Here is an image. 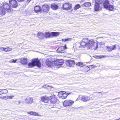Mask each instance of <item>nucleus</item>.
Wrapping results in <instances>:
<instances>
[{
    "instance_id": "nucleus-22",
    "label": "nucleus",
    "mask_w": 120,
    "mask_h": 120,
    "mask_svg": "<svg viewBox=\"0 0 120 120\" xmlns=\"http://www.w3.org/2000/svg\"><path fill=\"white\" fill-rule=\"evenodd\" d=\"M38 37L40 39H42L44 37V34L41 32H38L37 35Z\"/></svg>"
},
{
    "instance_id": "nucleus-45",
    "label": "nucleus",
    "mask_w": 120,
    "mask_h": 120,
    "mask_svg": "<svg viewBox=\"0 0 120 120\" xmlns=\"http://www.w3.org/2000/svg\"><path fill=\"white\" fill-rule=\"evenodd\" d=\"M2 97H2L1 96L0 97V98L2 99Z\"/></svg>"
},
{
    "instance_id": "nucleus-6",
    "label": "nucleus",
    "mask_w": 120,
    "mask_h": 120,
    "mask_svg": "<svg viewBox=\"0 0 120 120\" xmlns=\"http://www.w3.org/2000/svg\"><path fill=\"white\" fill-rule=\"evenodd\" d=\"M41 11L44 13H47L50 9V7L47 4H45L43 5L41 8Z\"/></svg>"
},
{
    "instance_id": "nucleus-27",
    "label": "nucleus",
    "mask_w": 120,
    "mask_h": 120,
    "mask_svg": "<svg viewBox=\"0 0 120 120\" xmlns=\"http://www.w3.org/2000/svg\"><path fill=\"white\" fill-rule=\"evenodd\" d=\"M90 98L89 97L86 96H83V101L86 102L88 100H90Z\"/></svg>"
},
{
    "instance_id": "nucleus-26",
    "label": "nucleus",
    "mask_w": 120,
    "mask_h": 120,
    "mask_svg": "<svg viewBox=\"0 0 120 120\" xmlns=\"http://www.w3.org/2000/svg\"><path fill=\"white\" fill-rule=\"evenodd\" d=\"M91 5V3L89 2L85 3L83 4V8L84 7H88L90 6Z\"/></svg>"
},
{
    "instance_id": "nucleus-10",
    "label": "nucleus",
    "mask_w": 120,
    "mask_h": 120,
    "mask_svg": "<svg viewBox=\"0 0 120 120\" xmlns=\"http://www.w3.org/2000/svg\"><path fill=\"white\" fill-rule=\"evenodd\" d=\"M59 94H61L60 95L59 97L62 99L66 98L67 96L69 95V94L67 93H66L65 91H61L59 92Z\"/></svg>"
},
{
    "instance_id": "nucleus-1",
    "label": "nucleus",
    "mask_w": 120,
    "mask_h": 120,
    "mask_svg": "<svg viewBox=\"0 0 120 120\" xmlns=\"http://www.w3.org/2000/svg\"><path fill=\"white\" fill-rule=\"evenodd\" d=\"M9 4L6 2L0 3V15H4L6 11L10 12L11 11V8H16L18 7V3L16 0H9Z\"/></svg>"
},
{
    "instance_id": "nucleus-48",
    "label": "nucleus",
    "mask_w": 120,
    "mask_h": 120,
    "mask_svg": "<svg viewBox=\"0 0 120 120\" xmlns=\"http://www.w3.org/2000/svg\"><path fill=\"white\" fill-rule=\"evenodd\" d=\"M81 98H82V97H81Z\"/></svg>"
},
{
    "instance_id": "nucleus-32",
    "label": "nucleus",
    "mask_w": 120,
    "mask_h": 120,
    "mask_svg": "<svg viewBox=\"0 0 120 120\" xmlns=\"http://www.w3.org/2000/svg\"><path fill=\"white\" fill-rule=\"evenodd\" d=\"M2 90H3V94H7L8 92V91L6 89H3Z\"/></svg>"
},
{
    "instance_id": "nucleus-40",
    "label": "nucleus",
    "mask_w": 120,
    "mask_h": 120,
    "mask_svg": "<svg viewBox=\"0 0 120 120\" xmlns=\"http://www.w3.org/2000/svg\"><path fill=\"white\" fill-rule=\"evenodd\" d=\"M104 57V56H100V58H103Z\"/></svg>"
},
{
    "instance_id": "nucleus-12",
    "label": "nucleus",
    "mask_w": 120,
    "mask_h": 120,
    "mask_svg": "<svg viewBox=\"0 0 120 120\" xmlns=\"http://www.w3.org/2000/svg\"><path fill=\"white\" fill-rule=\"evenodd\" d=\"M75 64V63L74 60H68L66 63V65L68 66H70V67H73Z\"/></svg>"
},
{
    "instance_id": "nucleus-11",
    "label": "nucleus",
    "mask_w": 120,
    "mask_h": 120,
    "mask_svg": "<svg viewBox=\"0 0 120 120\" xmlns=\"http://www.w3.org/2000/svg\"><path fill=\"white\" fill-rule=\"evenodd\" d=\"M67 48L66 45L64 46H61L59 47L57 50V52L61 53H64L65 52L64 50Z\"/></svg>"
},
{
    "instance_id": "nucleus-24",
    "label": "nucleus",
    "mask_w": 120,
    "mask_h": 120,
    "mask_svg": "<svg viewBox=\"0 0 120 120\" xmlns=\"http://www.w3.org/2000/svg\"><path fill=\"white\" fill-rule=\"evenodd\" d=\"M83 67L84 68H86L87 69V70L86 71V72H87L89 71L90 70V69H92L93 68V66L92 65H90L89 66V67H88L87 66H86L83 65Z\"/></svg>"
},
{
    "instance_id": "nucleus-16",
    "label": "nucleus",
    "mask_w": 120,
    "mask_h": 120,
    "mask_svg": "<svg viewBox=\"0 0 120 120\" xmlns=\"http://www.w3.org/2000/svg\"><path fill=\"white\" fill-rule=\"evenodd\" d=\"M46 64L48 66L52 67H54V64H53V61L52 62L50 61L49 60H47L46 61Z\"/></svg>"
},
{
    "instance_id": "nucleus-41",
    "label": "nucleus",
    "mask_w": 120,
    "mask_h": 120,
    "mask_svg": "<svg viewBox=\"0 0 120 120\" xmlns=\"http://www.w3.org/2000/svg\"><path fill=\"white\" fill-rule=\"evenodd\" d=\"M8 51H10L11 50V48H8Z\"/></svg>"
},
{
    "instance_id": "nucleus-23",
    "label": "nucleus",
    "mask_w": 120,
    "mask_h": 120,
    "mask_svg": "<svg viewBox=\"0 0 120 120\" xmlns=\"http://www.w3.org/2000/svg\"><path fill=\"white\" fill-rule=\"evenodd\" d=\"M98 4L95 3L94 5V9L96 11H98L99 9L100 6Z\"/></svg>"
},
{
    "instance_id": "nucleus-42",
    "label": "nucleus",
    "mask_w": 120,
    "mask_h": 120,
    "mask_svg": "<svg viewBox=\"0 0 120 120\" xmlns=\"http://www.w3.org/2000/svg\"><path fill=\"white\" fill-rule=\"evenodd\" d=\"M79 44L80 45V46H79V47H81V46H82V45L80 43H79Z\"/></svg>"
},
{
    "instance_id": "nucleus-5",
    "label": "nucleus",
    "mask_w": 120,
    "mask_h": 120,
    "mask_svg": "<svg viewBox=\"0 0 120 120\" xmlns=\"http://www.w3.org/2000/svg\"><path fill=\"white\" fill-rule=\"evenodd\" d=\"M59 33L58 32H47L45 33L44 37L46 38L55 37L59 35Z\"/></svg>"
},
{
    "instance_id": "nucleus-19",
    "label": "nucleus",
    "mask_w": 120,
    "mask_h": 120,
    "mask_svg": "<svg viewBox=\"0 0 120 120\" xmlns=\"http://www.w3.org/2000/svg\"><path fill=\"white\" fill-rule=\"evenodd\" d=\"M51 7L53 10H56L58 8V6L56 4L54 3L51 5Z\"/></svg>"
},
{
    "instance_id": "nucleus-25",
    "label": "nucleus",
    "mask_w": 120,
    "mask_h": 120,
    "mask_svg": "<svg viewBox=\"0 0 120 120\" xmlns=\"http://www.w3.org/2000/svg\"><path fill=\"white\" fill-rule=\"evenodd\" d=\"M104 0H95V3L100 4L103 3Z\"/></svg>"
},
{
    "instance_id": "nucleus-14",
    "label": "nucleus",
    "mask_w": 120,
    "mask_h": 120,
    "mask_svg": "<svg viewBox=\"0 0 120 120\" xmlns=\"http://www.w3.org/2000/svg\"><path fill=\"white\" fill-rule=\"evenodd\" d=\"M33 99L32 98L27 97L25 100V102L27 104H30L33 102Z\"/></svg>"
},
{
    "instance_id": "nucleus-34",
    "label": "nucleus",
    "mask_w": 120,
    "mask_h": 120,
    "mask_svg": "<svg viewBox=\"0 0 120 120\" xmlns=\"http://www.w3.org/2000/svg\"><path fill=\"white\" fill-rule=\"evenodd\" d=\"M7 96H4L3 97H2V99H5L6 100L7 99H8V98H7Z\"/></svg>"
},
{
    "instance_id": "nucleus-4",
    "label": "nucleus",
    "mask_w": 120,
    "mask_h": 120,
    "mask_svg": "<svg viewBox=\"0 0 120 120\" xmlns=\"http://www.w3.org/2000/svg\"><path fill=\"white\" fill-rule=\"evenodd\" d=\"M103 6L104 8L109 11H112L114 8L113 6L110 4L109 1L108 0H105L103 4Z\"/></svg>"
},
{
    "instance_id": "nucleus-33",
    "label": "nucleus",
    "mask_w": 120,
    "mask_h": 120,
    "mask_svg": "<svg viewBox=\"0 0 120 120\" xmlns=\"http://www.w3.org/2000/svg\"><path fill=\"white\" fill-rule=\"evenodd\" d=\"M14 97V96L13 95H11V96H7V98L8 99H12L13 97Z\"/></svg>"
},
{
    "instance_id": "nucleus-43",
    "label": "nucleus",
    "mask_w": 120,
    "mask_h": 120,
    "mask_svg": "<svg viewBox=\"0 0 120 120\" xmlns=\"http://www.w3.org/2000/svg\"><path fill=\"white\" fill-rule=\"evenodd\" d=\"M31 0H27V2L28 3Z\"/></svg>"
},
{
    "instance_id": "nucleus-39",
    "label": "nucleus",
    "mask_w": 120,
    "mask_h": 120,
    "mask_svg": "<svg viewBox=\"0 0 120 120\" xmlns=\"http://www.w3.org/2000/svg\"><path fill=\"white\" fill-rule=\"evenodd\" d=\"M0 49L2 50H4V48L0 47Z\"/></svg>"
},
{
    "instance_id": "nucleus-13",
    "label": "nucleus",
    "mask_w": 120,
    "mask_h": 120,
    "mask_svg": "<svg viewBox=\"0 0 120 120\" xmlns=\"http://www.w3.org/2000/svg\"><path fill=\"white\" fill-rule=\"evenodd\" d=\"M34 10L37 13H38L39 12H42L41 8L39 5L35 6L34 7Z\"/></svg>"
},
{
    "instance_id": "nucleus-46",
    "label": "nucleus",
    "mask_w": 120,
    "mask_h": 120,
    "mask_svg": "<svg viewBox=\"0 0 120 120\" xmlns=\"http://www.w3.org/2000/svg\"><path fill=\"white\" fill-rule=\"evenodd\" d=\"M20 103V101H19L18 102V103L19 104Z\"/></svg>"
},
{
    "instance_id": "nucleus-37",
    "label": "nucleus",
    "mask_w": 120,
    "mask_h": 120,
    "mask_svg": "<svg viewBox=\"0 0 120 120\" xmlns=\"http://www.w3.org/2000/svg\"><path fill=\"white\" fill-rule=\"evenodd\" d=\"M3 94V90H2L0 89V94Z\"/></svg>"
},
{
    "instance_id": "nucleus-9",
    "label": "nucleus",
    "mask_w": 120,
    "mask_h": 120,
    "mask_svg": "<svg viewBox=\"0 0 120 120\" xmlns=\"http://www.w3.org/2000/svg\"><path fill=\"white\" fill-rule=\"evenodd\" d=\"M74 101L70 100H67L64 101L63 105L64 106L67 107L71 105L74 103Z\"/></svg>"
},
{
    "instance_id": "nucleus-47",
    "label": "nucleus",
    "mask_w": 120,
    "mask_h": 120,
    "mask_svg": "<svg viewBox=\"0 0 120 120\" xmlns=\"http://www.w3.org/2000/svg\"><path fill=\"white\" fill-rule=\"evenodd\" d=\"M120 120V118L116 120Z\"/></svg>"
},
{
    "instance_id": "nucleus-18",
    "label": "nucleus",
    "mask_w": 120,
    "mask_h": 120,
    "mask_svg": "<svg viewBox=\"0 0 120 120\" xmlns=\"http://www.w3.org/2000/svg\"><path fill=\"white\" fill-rule=\"evenodd\" d=\"M28 114H30V115H32L34 116H41V115H40L38 114L37 113L35 112H33L31 111L30 112H27Z\"/></svg>"
},
{
    "instance_id": "nucleus-35",
    "label": "nucleus",
    "mask_w": 120,
    "mask_h": 120,
    "mask_svg": "<svg viewBox=\"0 0 120 120\" xmlns=\"http://www.w3.org/2000/svg\"><path fill=\"white\" fill-rule=\"evenodd\" d=\"M48 85H45L44 86H42V87H43L44 88H46L47 87H48Z\"/></svg>"
},
{
    "instance_id": "nucleus-38",
    "label": "nucleus",
    "mask_w": 120,
    "mask_h": 120,
    "mask_svg": "<svg viewBox=\"0 0 120 120\" xmlns=\"http://www.w3.org/2000/svg\"><path fill=\"white\" fill-rule=\"evenodd\" d=\"M19 2H21L24 1L25 0H17Z\"/></svg>"
},
{
    "instance_id": "nucleus-3",
    "label": "nucleus",
    "mask_w": 120,
    "mask_h": 120,
    "mask_svg": "<svg viewBox=\"0 0 120 120\" xmlns=\"http://www.w3.org/2000/svg\"><path fill=\"white\" fill-rule=\"evenodd\" d=\"M28 65L29 68H31L35 66L39 67H41V64L40 61L37 58L32 59L31 61L28 64Z\"/></svg>"
},
{
    "instance_id": "nucleus-31",
    "label": "nucleus",
    "mask_w": 120,
    "mask_h": 120,
    "mask_svg": "<svg viewBox=\"0 0 120 120\" xmlns=\"http://www.w3.org/2000/svg\"><path fill=\"white\" fill-rule=\"evenodd\" d=\"M17 59H16L15 60H14V59L11 60L9 61V62L10 63H15L16 62V61H17Z\"/></svg>"
},
{
    "instance_id": "nucleus-29",
    "label": "nucleus",
    "mask_w": 120,
    "mask_h": 120,
    "mask_svg": "<svg viewBox=\"0 0 120 120\" xmlns=\"http://www.w3.org/2000/svg\"><path fill=\"white\" fill-rule=\"evenodd\" d=\"M80 7V5L79 4H78L76 5L74 7V9L75 10H76L79 8Z\"/></svg>"
},
{
    "instance_id": "nucleus-15",
    "label": "nucleus",
    "mask_w": 120,
    "mask_h": 120,
    "mask_svg": "<svg viewBox=\"0 0 120 120\" xmlns=\"http://www.w3.org/2000/svg\"><path fill=\"white\" fill-rule=\"evenodd\" d=\"M41 101L45 103H47L49 101V98L48 97L44 96L41 97Z\"/></svg>"
},
{
    "instance_id": "nucleus-21",
    "label": "nucleus",
    "mask_w": 120,
    "mask_h": 120,
    "mask_svg": "<svg viewBox=\"0 0 120 120\" xmlns=\"http://www.w3.org/2000/svg\"><path fill=\"white\" fill-rule=\"evenodd\" d=\"M50 101L51 104H54L56 101V99L53 97L50 99Z\"/></svg>"
},
{
    "instance_id": "nucleus-36",
    "label": "nucleus",
    "mask_w": 120,
    "mask_h": 120,
    "mask_svg": "<svg viewBox=\"0 0 120 120\" xmlns=\"http://www.w3.org/2000/svg\"><path fill=\"white\" fill-rule=\"evenodd\" d=\"M4 51L7 52L8 51V48H4Z\"/></svg>"
},
{
    "instance_id": "nucleus-20",
    "label": "nucleus",
    "mask_w": 120,
    "mask_h": 120,
    "mask_svg": "<svg viewBox=\"0 0 120 120\" xmlns=\"http://www.w3.org/2000/svg\"><path fill=\"white\" fill-rule=\"evenodd\" d=\"M116 46L115 45H113L112 47V46H107V47L108 51H111L112 50H114L116 48Z\"/></svg>"
},
{
    "instance_id": "nucleus-17",
    "label": "nucleus",
    "mask_w": 120,
    "mask_h": 120,
    "mask_svg": "<svg viewBox=\"0 0 120 120\" xmlns=\"http://www.w3.org/2000/svg\"><path fill=\"white\" fill-rule=\"evenodd\" d=\"M20 62L22 64H27V59L25 58H21L20 59Z\"/></svg>"
},
{
    "instance_id": "nucleus-8",
    "label": "nucleus",
    "mask_w": 120,
    "mask_h": 120,
    "mask_svg": "<svg viewBox=\"0 0 120 120\" xmlns=\"http://www.w3.org/2000/svg\"><path fill=\"white\" fill-rule=\"evenodd\" d=\"M63 63V61L62 60H58L56 61H53L54 67H56L58 68L61 67Z\"/></svg>"
},
{
    "instance_id": "nucleus-2",
    "label": "nucleus",
    "mask_w": 120,
    "mask_h": 120,
    "mask_svg": "<svg viewBox=\"0 0 120 120\" xmlns=\"http://www.w3.org/2000/svg\"><path fill=\"white\" fill-rule=\"evenodd\" d=\"M98 44L95 43L94 40H88L87 38H83V48H85V49L93 48L95 50L98 47Z\"/></svg>"
},
{
    "instance_id": "nucleus-7",
    "label": "nucleus",
    "mask_w": 120,
    "mask_h": 120,
    "mask_svg": "<svg viewBox=\"0 0 120 120\" xmlns=\"http://www.w3.org/2000/svg\"><path fill=\"white\" fill-rule=\"evenodd\" d=\"M72 5L69 3H65L62 5V8L63 10L68 11L72 8Z\"/></svg>"
},
{
    "instance_id": "nucleus-30",
    "label": "nucleus",
    "mask_w": 120,
    "mask_h": 120,
    "mask_svg": "<svg viewBox=\"0 0 120 120\" xmlns=\"http://www.w3.org/2000/svg\"><path fill=\"white\" fill-rule=\"evenodd\" d=\"M76 65L80 67H82V62H79L76 64Z\"/></svg>"
},
{
    "instance_id": "nucleus-28",
    "label": "nucleus",
    "mask_w": 120,
    "mask_h": 120,
    "mask_svg": "<svg viewBox=\"0 0 120 120\" xmlns=\"http://www.w3.org/2000/svg\"><path fill=\"white\" fill-rule=\"evenodd\" d=\"M72 40V38H68L66 39H62L63 41H71Z\"/></svg>"
},
{
    "instance_id": "nucleus-44",
    "label": "nucleus",
    "mask_w": 120,
    "mask_h": 120,
    "mask_svg": "<svg viewBox=\"0 0 120 120\" xmlns=\"http://www.w3.org/2000/svg\"><path fill=\"white\" fill-rule=\"evenodd\" d=\"M93 66V67L94 68V67H96V66L95 65H92Z\"/></svg>"
}]
</instances>
